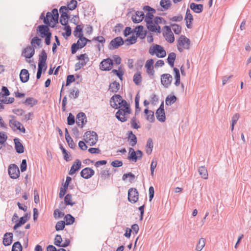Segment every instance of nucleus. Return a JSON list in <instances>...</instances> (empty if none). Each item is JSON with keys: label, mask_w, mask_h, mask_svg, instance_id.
<instances>
[{"label": "nucleus", "mask_w": 251, "mask_h": 251, "mask_svg": "<svg viewBox=\"0 0 251 251\" xmlns=\"http://www.w3.org/2000/svg\"><path fill=\"white\" fill-rule=\"evenodd\" d=\"M98 138L97 133L94 131H87L84 135L85 141L90 146L95 145L98 141Z\"/></svg>", "instance_id": "obj_1"}, {"label": "nucleus", "mask_w": 251, "mask_h": 251, "mask_svg": "<svg viewBox=\"0 0 251 251\" xmlns=\"http://www.w3.org/2000/svg\"><path fill=\"white\" fill-rule=\"evenodd\" d=\"M10 93L8 88L5 86H2L1 92H0V101L4 104L12 103L14 101V98L9 97L7 100L6 97L10 95Z\"/></svg>", "instance_id": "obj_2"}, {"label": "nucleus", "mask_w": 251, "mask_h": 251, "mask_svg": "<svg viewBox=\"0 0 251 251\" xmlns=\"http://www.w3.org/2000/svg\"><path fill=\"white\" fill-rule=\"evenodd\" d=\"M149 51L151 55L155 54L156 56L159 58L164 57L166 55L164 48L159 45H155L152 48L151 47Z\"/></svg>", "instance_id": "obj_3"}, {"label": "nucleus", "mask_w": 251, "mask_h": 251, "mask_svg": "<svg viewBox=\"0 0 251 251\" xmlns=\"http://www.w3.org/2000/svg\"><path fill=\"white\" fill-rule=\"evenodd\" d=\"M118 110L117 111L115 114L116 118L121 122H125L127 121V118L126 115L128 114H130L131 112V109L129 107V112H126V108L124 106L118 108Z\"/></svg>", "instance_id": "obj_4"}, {"label": "nucleus", "mask_w": 251, "mask_h": 251, "mask_svg": "<svg viewBox=\"0 0 251 251\" xmlns=\"http://www.w3.org/2000/svg\"><path fill=\"white\" fill-rule=\"evenodd\" d=\"M177 48L180 52L182 51L181 47H183L185 49H189L191 44L190 40L184 35H181L177 41Z\"/></svg>", "instance_id": "obj_5"}, {"label": "nucleus", "mask_w": 251, "mask_h": 251, "mask_svg": "<svg viewBox=\"0 0 251 251\" xmlns=\"http://www.w3.org/2000/svg\"><path fill=\"white\" fill-rule=\"evenodd\" d=\"M49 26L51 27H54V25H39L37 28V33H39V36L44 38V37L48 36L49 35L51 34V33L50 32Z\"/></svg>", "instance_id": "obj_6"}, {"label": "nucleus", "mask_w": 251, "mask_h": 251, "mask_svg": "<svg viewBox=\"0 0 251 251\" xmlns=\"http://www.w3.org/2000/svg\"><path fill=\"white\" fill-rule=\"evenodd\" d=\"M34 53L35 49L31 45L27 46L23 50L22 55L25 57L26 62L30 63L32 61L27 59H30L34 55Z\"/></svg>", "instance_id": "obj_7"}, {"label": "nucleus", "mask_w": 251, "mask_h": 251, "mask_svg": "<svg viewBox=\"0 0 251 251\" xmlns=\"http://www.w3.org/2000/svg\"><path fill=\"white\" fill-rule=\"evenodd\" d=\"M124 44L123 39L121 36L117 37L110 41L108 45V48L110 50H114L119 48Z\"/></svg>", "instance_id": "obj_8"}, {"label": "nucleus", "mask_w": 251, "mask_h": 251, "mask_svg": "<svg viewBox=\"0 0 251 251\" xmlns=\"http://www.w3.org/2000/svg\"><path fill=\"white\" fill-rule=\"evenodd\" d=\"M128 201L132 203L136 202L139 198V193L136 188H131L128 191Z\"/></svg>", "instance_id": "obj_9"}, {"label": "nucleus", "mask_w": 251, "mask_h": 251, "mask_svg": "<svg viewBox=\"0 0 251 251\" xmlns=\"http://www.w3.org/2000/svg\"><path fill=\"white\" fill-rule=\"evenodd\" d=\"M8 174L10 177L13 179H16L20 176V171L18 167L14 164L9 166L8 169Z\"/></svg>", "instance_id": "obj_10"}, {"label": "nucleus", "mask_w": 251, "mask_h": 251, "mask_svg": "<svg viewBox=\"0 0 251 251\" xmlns=\"http://www.w3.org/2000/svg\"><path fill=\"white\" fill-rule=\"evenodd\" d=\"M113 66V60L110 58L103 59L100 63V69L102 71H110Z\"/></svg>", "instance_id": "obj_11"}, {"label": "nucleus", "mask_w": 251, "mask_h": 251, "mask_svg": "<svg viewBox=\"0 0 251 251\" xmlns=\"http://www.w3.org/2000/svg\"><path fill=\"white\" fill-rule=\"evenodd\" d=\"M47 54L44 50H43L39 54V60L38 66L44 67V72H45L47 68L46 61L47 60Z\"/></svg>", "instance_id": "obj_12"}, {"label": "nucleus", "mask_w": 251, "mask_h": 251, "mask_svg": "<svg viewBox=\"0 0 251 251\" xmlns=\"http://www.w3.org/2000/svg\"><path fill=\"white\" fill-rule=\"evenodd\" d=\"M172 76L169 74H164L161 76V84L166 88H168L171 84Z\"/></svg>", "instance_id": "obj_13"}, {"label": "nucleus", "mask_w": 251, "mask_h": 251, "mask_svg": "<svg viewBox=\"0 0 251 251\" xmlns=\"http://www.w3.org/2000/svg\"><path fill=\"white\" fill-rule=\"evenodd\" d=\"M80 174L82 177L85 179H89L94 175L95 171L91 168L86 167L81 170Z\"/></svg>", "instance_id": "obj_14"}, {"label": "nucleus", "mask_w": 251, "mask_h": 251, "mask_svg": "<svg viewBox=\"0 0 251 251\" xmlns=\"http://www.w3.org/2000/svg\"><path fill=\"white\" fill-rule=\"evenodd\" d=\"M136 33V36L137 37H140L141 39H144L147 35V31L144 30V27L142 25L137 26L133 31Z\"/></svg>", "instance_id": "obj_15"}, {"label": "nucleus", "mask_w": 251, "mask_h": 251, "mask_svg": "<svg viewBox=\"0 0 251 251\" xmlns=\"http://www.w3.org/2000/svg\"><path fill=\"white\" fill-rule=\"evenodd\" d=\"M86 116L84 113L79 112L76 115V124L81 128L86 123Z\"/></svg>", "instance_id": "obj_16"}, {"label": "nucleus", "mask_w": 251, "mask_h": 251, "mask_svg": "<svg viewBox=\"0 0 251 251\" xmlns=\"http://www.w3.org/2000/svg\"><path fill=\"white\" fill-rule=\"evenodd\" d=\"M81 167V162L78 159H76L75 160L74 164L72 165L71 167V169L69 172V174L71 176L73 175L75 173L76 171L79 170Z\"/></svg>", "instance_id": "obj_17"}, {"label": "nucleus", "mask_w": 251, "mask_h": 251, "mask_svg": "<svg viewBox=\"0 0 251 251\" xmlns=\"http://www.w3.org/2000/svg\"><path fill=\"white\" fill-rule=\"evenodd\" d=\"M144 13L143 11H136L135 15H133L131 19L134 23H139L144 19Z\"/></svg>", "instance_id": "obj_18"}, {"label": "nucleus", "mask_w": 251, "mask_h": 251, "mask_svg": "<svg viewBox=\"0 0 251 251\" xmlns=\"http://www.w3.org/2000/svg\"><path fill=\"white\" fill-rule=\"evenodd\" d=\"M186 21V25L187 28H191L192 27V24L194 20L193 15L190 13V10L187 8L184 18Z\"/></svg>", "instance_id": "obj_19"}, {"label": "nucleus", "mask_w": 251, "mask_h": 251, "mask_svg": "<svg viewBox=\"0 0 251 251\" xmlns=\"http://www.w3.org/2000/svg\"><path fill=\"white\" fill-rule=\"evenodd\" d=\"M154 61L152 59H148L146 63L145 68L147 69V72L149 75H153L154 71L153 70V64Z\"/></svg>", "instance_id": "obj_20"}, {"label": "nucleus", "mask_w": 251, "mask_h": 251, "mask_svg": "<svg viewBox=\"0 0 251 251\" xmlns=\"http://www.w3.org/2000/svg\"><path fill=\"white\" fill-rule=\"evenodd\" d=\"M121 99H122V97L120 95L115 94L113 95L110 100V103L111 107L115 109H118V104L117 103V102H119L120 101Z\"/></svg>", "instance_id": "obj_21"}, {"label": "nucleus", "mask_w": 251, "mask_h": 251, "mask_svg": "<svg viewBox=\"0 0 251 251\" xmlns=\"http://www.w3.org/2000/svg\"><path fill=\"white\" fill-rule=\"evenodd\" d=\"M15 144V149L16 152L19 154L24 152L25 148L23 144L21 143L20 139L18 138H15L14 139Z\"/></svg>", "instance_id": "obj_22"}, {"label": "nucleus", "mask_w": 251, "mask_h": 251, "mask_svg": "<svg viewBox=\"0 0 251 251\" xmlns=\"http://www.w3.org/2000/svg\"><path fill=\"white\" fill-rule=\"evenodd\" d=\"M128 135L127 140L129 142V144L132 147H134L137 144V139L132 131H128L127 133Z\"/></svg>", "instance_id": "obj_23"}, {"label": "nucleus", "mask_w": 251, "mask_h": 251, "mask_svg": "<svg viewBox=\"0 0 251 251\" xmlns=\"http://www.w3.org/2000/svg\"><path fill=\"white\" fill-rule=\"evenodd\" d=\"M29 74L26 69H23L21 71L20 74V80L23 83H25L29 80Z\"/></svg>", "instance_id": "obj_24"}, {"label": "nucleus", "mask_w": 251, "mask_h": 251, "mask_svg": "<svg viewBox=\"0 0 251 251\" xmlns=\"http://www.w3.org/2000/svg\"><path fill=\"white\" fill-rule=\"evenodd\" d=\"M190 8L196 13H201L203 9V5L202 4H196L192 2L190 4Z\"/></svg>", "instance_id": "obj_25"}, {"label": "nucleus", "mask_w": 251, "mask_h": 251, "mask_svg": "<svg viewBox=\"0 0 251 251\" xmlns=\"http://www.w3.org/2000/svg\"><path fill=\"white\" fill-rule=\"evenodd\" d=\"M28 213H26L25 215L20 218V220L16 223L13 226V229L16 230L19 227L24 225L27 221Z\"/></svg>", "instance_id": "obj_26"}, {"label": "nucleus", "mask_w": 251, "mask_h": 251, "mask_svg": "<svg viewBox=\"0 0 251 251\" xmlns=\"http://www.w3.org/2000/svg\"><path fill=\"white\" fill-rule=\"evenodd\" d=\"M13 234L11 232H7L4 235L3 239V245L5 246L10 245L12 241Z\"/></svg>", "instance_id": "obj_27"}, {"label": "nucleus", "mask_w": 251, "mask_h": 251, "mask_svg": "<svg viewBox=\"0 0 251 251\" xmlns=\"http://www.w3.org/2000/svg\"><path fill=\"white\" fill-rule=\"evenodd\" d=\"M51 16H50V21L54 23L52 25H55L58 22L59 14L58 11L56 8H53L51 12Z\"/></svg>", "instance_id": "obj_28"}, {"label": "nucleus", "mask_w": 251, "mask_h": 251, "mask_svg": "<svg viewBox=\"0 0 251 251\" xmlns=\"http://www.w3.org/2000/svg\"><path fill=\"white\" fill-rule=\"evenodd\" d=\"M77 60H82V62H80V65L82 67L85 66L87 63L89 61V58L87 54L84 53L81 54L76 56Z\"/></svg>", "instance_id": "obj_29"}, {"label": "nucleus", "mask_w": 251, "mask_h": 251, "mask_svg": "<svg viewBox=\"0 0 251 251\" xmlns=\"http://www.w3.org/2000/svg\"><path fill=\"white\" fill-rule=\"evenodd\" d=\"M83 26L81 25H77L75 27V30L73 32V34L75 37L78 38L79 36L83 35Z\"/></svg>", "instance_id": "obj_30"}, {"label": "nucleus", "mask_w": 251, "mask_h": 251, "mask_svg": "<svg viewBox=\"0 0 251 251\" xmlns=\"http://www.w3.org/2000/svg\"><path fill=\"white\" fill-rule=\"evenodd\" d=\"M120 87V83L114 81L110 84L108 90L113 93H117L119 91Z\"/></svg>", "instance_id": "obj_31"}, {"label": "nucleus", "mask_w": 251, "mask_h": 251, "mask_svg": "<svg viewBox=\"0 0 251 251\" xmlns=\"http://www.w3.org/2000/svg\"><path fill=\"white\" fill-rule=\"evenodd\" d=\"M44 15V12H43L40 16V19L43 20V23L44 24L47 25H50V22L49 20V19L50 18V16H51V13L50 12H48L46 14V17H45Z\"/></svg>", "instance_id": "obj_32"}, {"label": "nucleus", "mask_w": 251, "mask_h": 251, "mask_svg": "<svg viewBox=\"0 0 251 251\" xmlns=\"http://www.w3.org/2000/svg\"><path fill=\"white\" fill-rule=\"evenodd\" d=\"M93 41H97L99 43H101L102 45H100V44H98L97 45V47L99 51L100 50L101 48H103V44L105 42V38L102 36H99L97 37H95L93 38Z\"/></svg>", "instance_id": "obj_33"}, {"label": "nucleus", "mask_w": 251, "mask_h": 251, "mask_svg": "<svg viewBox=\"0 0 251 251\" xmlns=\"http://www.w3.org/2000/svg\"><path fill=\"white\" fill-rule=\"evenodd\" d=\"M9 126L13 130H18V128L22 126V124L14 119L9 120Z\"/></svg>", "instance_id": "obj_34"}, {"label": "nucleus", "mask_w": 251, "mask_h": 251, "mask_svg": "<svg viewBox=\"0 0 251 251\" xmlns=\"http://www.w3.org/2000/svg\"><path fill=\"white\" fill-rule=\"evenodd\" d=\"M61 14V17L60 19V23L62 25H66L68 24V19L70 18V16L67 13V11H65V12H62Z\"/></svg>", "instance_id": "obj_35"}, {"label": "nucleus", "mask_w": 251, "mask_h": 251, "mask_svg": "<svg viewBox=\"0 0 251 251\" xmlns=\"http://www.w3.org/2000/svg\"><path fill=\"white\" fill-rule=\"evenodd\" d=\"M30 44L34 49L36 48V45L39 48H41L42 47V40L37 36H35L31 39Z\"/></svg>", "instance_id": "obj_36"}, {"label": "nucleus", "mask_w": 251, "mask_h": 251, "mask_svg": "<svg viewBox=\"0 0 251 251\" xmlns=\"http://www.w3.org/2000/svg\"><path fill=\"white\" fill-rule=\"evenodd\" d=\"M22 103L25 105H30L32 107L37 104L38 100L33 98H27L25 101H23Z\"/></svg>", "instance_id": "obj_37"}, {"label": "nucleus", "mask_w": 251, "mask_h": 251, "mask_svg": "<svg viewBox=\"0 0 251 251\" xmlns=\"http://www.w3.org/2000/svg\"><path fill=\"white\" fill-rule=\"evenodd\" d=\"M146 153L150 155L152 151V149L153 148V144L152 142V140L151 138H149L147 140V145H146Z\"/></svg>", "instance_id": "obj_38"}, {"label": "nucleus", "mask_w": 251, "mask_h": 251, "mask_svg": "<svg viewBox=\"0 0 251 251\" xmlns=\"http://www.w3.org/2000/svg\"><path fill=\"white\" fill-rule=\"evenodd\" d=\"M129 155L128 156V159L130 160L134 161L136 162L138 159H139L138 156L136 155V151L132 148H130L129 149Z\"/></svg>", "instance_id": "obj_39"}, {"label": "nucleus", "mask_w": 251, "mask_h": 251, "mask_svg": "<svg viewBox=\"0 0 251 251\" xmlns=\"http://www.w3.org/2000/svg\"><path fill=\"white\" fill-rule=\"evenodd\" d=\"M157 119L160 122H164L166 120V116L164 110L160 111L157 109L155 113Z\"/></svg>", "instance_id": "obj_40"}, {"label": "nucleus", "mask_w": 251, "mask_h": 251, "mask_svg": "<svg viewBox=\"0 0 251 251\" xmlns=\"http://www.w3.org/2000/svg\"><path fill=\"white\" fill-rule=\"evenodd\" d=\"M154 18V16L151 13L148 12L146 14L145 21L146 23L147 26L149 25H152L154 22V20L153 21V18Z\"/></svg>", "instance_id": "obj_41"}, {"label": "nucleus", "mask_w": 251, "mask_h": 251, "mask_svg": "<svg viewBox=\"0 0 251 251\" xmlns=\"http://www.w3.org/2000/svg\"><path fill=\"white\" fill-rule=\"evenodd\" d=\"M133 80L135 84L139 85L142 80L141 73L140 72H136L133 75Z\"/></svg>", "instance_id": "obj_42"}, {"label": "nucleus", "mask_w": 251, "mask_h": 251, "mask_svg": "<svg viewBox=\"0 0 251 251\" xmlns=\"http://www.w3.org/2000/svg\"><path fill=\"white\" fill-rule=\"evenodd\" d=\"M199 174L201 176V177L203 179H207L208 178V173L207 169L204 166H201L199 167L198 170Z\"/></svg>", "instance_id": "obj_43"}, {"label": "nucleus", "mask_w": 251, "mask_h": 251, "mask_svg": "<svg viewBox=\"0 0 251 251\" xmlns=\"http://www.w3.org/2000/svg\"><path fill=\"white\" fill-rule=\"evenodd\" d=\"M176 58V54L175 52H171L169 54L167 61L169 65L171 67H173L174 66V62Z\"/></svg>", "instance_id": "obj_44"}, {"label": "nucleus", "mask_w": 251, "mask_h": 251, "mask_svg": "<svg viewBox=\"0 0 251 251\" xmlns=\"http://www.w3.org/2000/svg\"><path fill=\"white\" fill-rule=\"evenodd\" d=\"M147 28L151 32H155L157 33L161 32V28L158 25L152 24V25H149L147 26Z\"/></svg>", "instance_id": "obj_45"}, {"label": "nucleus", "mask_w": 251, "mask_h": 251, "mask_svg": "<svg viewBox=\"0 0 251 251\" xmlns=\"http://www.w3.org/2000/svg\"><path fill=\"white\" fill-rule=\"evenodd\" d=\"M64 220H65V225H71L75 221V218L70 214H67L64 217Z\"/></svg>", "instance_id": "obj_46"}, {"label": "nucleus", "mask_w": 251, "mask_h": 251, "mask_svg": "<svg viewBox=\"0 0 251 251\" xmlns=\"http://www.w3.org/2000/svg\"><path fill=\"white\" fill-rule=\"evenodd\" d=\"M176 100L177 98L175 95L168 96L166 98V104L167 105H171L176 101Z\"/></svg>", "instance_id": "obj_47"}, {"label": "nucleus", "mask_w": 251, "mask_h": 251, "mask_svg": "<svg viewBox=\"0 0 251 251\" xmlns=\"http://www.w3.org/2000/svg\"><path fill=\"white\" fill-rule=\"evenodd\" d=\"M139 100H140V97L139 96L138 94H137L135 99V115H137L140 110L141 108L139 106Z\"/></svg>", "instance_id": "obj_48"}, {"label": "nucleus", "mask_w": 251, "mask_h": 251, "mask_svg": "<svg viewBox=\"0 0 251 251\" xmlns=\"http://www.w3.org/2000/svg\"><path fill=\"white\" fill-rule=\"evenodd\" d=\"M160 5L164 10H167L170 8L171 2L170 0H161Z\"/></svg>", "instance_id": "obj_49"}, {"label": "nucleus", "mask_w": 251, "mask_h": 251, "mask_svg": "<svg viewBox=\"0 0 251 251\" xmlns=\"http://www.w3.org/2000/svg\"><path fill=\"white\" fill-rule=\"evenodd\" d=\"M118 105H119L118 108L124 106V108H126V112H129L130 105L125 100H123L122 98L121 99L120 101L119 102Z\"/></svg>", "instance_id": "obj_50"}, {"label": "nucleus", "mask_w": 251, "mask_h": 251, "mask_svg": "<svg viewBox=\"0 0 251 251\" xmlns=\"http://www.w3.org/2000/svg\"><path fill=\"white\" fill-rule=\"evenodd\" d=\"M64 203L66 206H73L75 204V202L72 201V195L71 194H68L65 196L64 198Z\"/></svg>", "instance_id": "obj_51"}, {"label": "nucleus", "mask_w": 251, "mask_h": 251, "mask_svg": "<svg viewBox=\"0 0 251 251\" xmlns=\"http://www.w3.org/2000/svg\"><path fill=\"white\" fill-rule=\"evenodd\" d=\"M79 91L77 88H73L70 92L69 97L70 98H74V99H76L79 97Z\"/></svg>", "instance_id": "obj_52"}, {"label": "nucleus", "mask_w": 251, "mask_h": 251, "mask_svg": "<svg viewBox=\"0 0 251 251\" xmlns=\"http://www.w3.org/2000/svg\"><path fill=\"white\" fill-rule=\"evenodd\" d=\"M63 25L65 26L64 29L66 31V32H63L62 35L64 37L67 38L68 37H69L71 35V33H72L71 27H70V25H68V24L64 25Z\"/></svg>", "instance_id": "obj_53"}, {"label": "nucleus", "mask_w": 251, "mask_h": 251, "mask_svg": "<svg viewBox=\"0 0 251 251\" xmlns=\"http://www.w3.org/2000/svg\"><path fill=\"white\" fill-rule=\"evenodd\" d=\"M170 25L173 28V30L176 34H179L181 32V27L180 25L176 24H170Z\"/></svg>", "instance_id": "obj_54"}, {"label": "nucleus", "mask_w": 251, "mask_h": 251, "mask_svg": "<svg viewBox=\"0 0 251 251\" xmlns=\"http://www.w3.org/2000/svg\"><path fill=\"white\" fill-rule=\"evenodd\" d=\"M77 6V2L75 0H71L70 2L67 4V7L68 10H74Z\"/></svg>", "instance_id": "obj_55"}, {"label": "nucleus", "mask_w": 251, "mask_h": 251, "mask_svg": "<svg viewBox=\"0 0 251 251\" xmlns=\"http://www.w3.org/2000/svg\"><path fill=\"white\" fill-rule=\"evenodd\" d=\"M205 246V239L204 238H201L199 240L198 243L197 245L196 250V251H201Z\"/></svg>", "instance_id": "obj_56"}, {"label": "nucleus", "mask_w": 251, "mask_h": 251, "mask_svg": "<svg viewBox=\"0 0 251 251\" xmlns=\"http://www.w3.org/2000/svg\"><path fill=\"white\" fill-rule=\"evenodd\" d=\"M121 67H119V70L113 69L112 70V72L116 75L121 80H123V75L124 74V72L123 71H121Z\"/></svg>", "instance_id": "obj_57"}, {"label": "nucleus", "mask_w": 251, "mask_h": 251, "mask_svg": "<svg viewBox=\"0 0 251 251\" xmlns=\"http://www.w3.org/2000/svg\"><path fill=\"white\" fill-rule=\"evenodd\" d=\"M65 226V222L64 221H58L55 226V229L56 231L63 230Z\"/></svg>", "instance_id": "obj_58"}, {"label": "nucleus", "mask_w": 251, "mask_h": 251, "mask_svg": "<svg viewBox=\"0 0 251 251\" xmlns=\"http://www.w3.org/2000/svg\"><path fill=\"white\" fill-rule=\"evenodd\" d=\"M18 249L19 250V251H22L23 250L21 243L18 241L14 243L12 247L11 251H18Z\"/></svg>", "instance_id": "obj_59"}, {"label": "nucleus", "mask_w": 251, "mask_h": 251, "mask_svg": "<svg viewBox=\"0 0 251 251\" xmlns=\"http://www.w3.org/2000/svg\"><path fill=\"white\" fill-rule=\"evenodd\" d=\"M135 175L134 174H133L132 173H128L127 174H125L123 175V176H122V179L125 181L126 179V178L127 177H129L130 178V179H129V181L130 182H132L134 179H135Z\"/></svg>", "instance_id": "obj_60"}, {"label": "nucleus", "mask_w": 251, "mask_h": 251, "mask_svg": "<svg viewBox=\"0 0 251 251\" xmlns=\"http://www.w3.org/2000/svg\"><path fill=\"white\" fill-rule=\"evenodd\" d=\"M78 38H79V40H80V41L81 42L80 48H83V47H84L88 42H91V41L90 40H89L87 38H86V37H84L83 36V35H81V36H79Z\"/></svg>", "instance_id": "obj_61"}, {"label": "nucleus", "mask_w": 251, "mask_h": 251, "mask_svg": "<svg viewBox=\"0 0 251 251\" xmlns=\"http://www.w3.org/2000/svg\"><path fill=\"white\" fill-rule=\"evenodd\" d=\"M240 117V115L238 113L235 114L232 118V124L231 126V130L233 131L234 129V127L235 124H236L237 121L238 120Z\"/></svg>", "instance_id": "obj_62"}, {"label": "nucleus", "mask_w": 251, "mask_h": 251, "mask_svg": "<svg viewBox=\"0 0 251 251\" xmlns=\"http://www.w3.org/2000/svg\"><path fill=\"white\" fill-rule=\"evenodd\" d=\"M163 23V24H167V21L163 18L161 17H156L154 19L153 24H156V25L159 24Z\"/></svg>", "instance_id": "obj_63"}, {"label": "nucleus", "mask_w": 251, "mask_h": 251, "mask_svg": "<svg viewBox=\"0 0 251 251\" xmlns=\"http://www.w3.org/2000/svg\"><path fill=\"white\" fill-rule=\"evenodd\" d=\"M67 121L68 125H73L75 123V116L71 113H70L69 116L67 117Z\"/></svg>", "instance_id": "obj_64"}]
</instances>
